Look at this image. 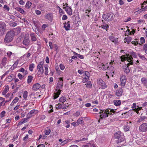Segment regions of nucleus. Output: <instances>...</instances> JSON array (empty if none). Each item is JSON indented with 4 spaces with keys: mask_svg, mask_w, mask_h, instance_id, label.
Segmentation results:
<instances>
[{
    "mask_svg": "<svg viewBox=\"0 0 147 147\" xmlns=\"http://www.w3.org/2000/svg\"><path fill=\"white\" fill-rule=\"evenodd\" d=\"M8 86H6L5 89L3 90V92H2V94L4 95H5L7 92L8 91Z\"/></svg>",
    "mask_w": 147,
    "mask_h": 147,
    "instance_id": "c756f323",
    "label": "nucleus"
},
{
    "mask_svg": "<svg viewBox=\"0 0 147 147\" xmlns=\"http://www.w3.org/2000/svg\"><path fill=\"white\" fill-rule=\"evenodd\" d=\"M140 45H141L142 44H143L145 42V40L143 37H141L140 38Z\"/></svg>",
    "mask_w": 147,
    "mask_h": 147,
    "instance_id": "603ef678",
    "label": "nucleus"
},
{
    "mask_svg": "<svg viewBox=\"0 0 147 147\" xmlns=\"http://www.w3.org/2000/svg\"><path fill=\"white\" fill-rule=\"evenodd\" d=\"M141 81L143 86L147 88V78L143 77L141 79Z\"/></svg>",
    "mask_w": 147,
    "mask_h": 147,
    "instance_id": "a211bd4d",
    "label": "nucleus"
},
{
    "mask_svg": "<svg viewBox=\"0 0 147 147\" xmlns=\"http://www.w3.org/2000/svg\"><path fill=\"white\" fill-rule=\"evenodd\" d=\"M131 56H133L134 58H136L137 55L136 53L132 51L130 53Z\"/></svg>",
    "mask_w": 147,
    "mask_h": 147,
    "instance_id": "5fc2aeb1",
    "label": "nucleus"
},
{
    "mask_svg": "<svg viewBox=\"0 0 147 147\" xmlns=\"http://www.w3.org/2000/svg\"><path fill=\"white\" fill-rule=\"evenodd\" d=\"M33 78V77L31 76H29L28 77L27 82L28 84H30L32 82Z\"/></svg>",
    "mask_w": 147,
    "mask_h": 147,
    "instance_id": "72a5a7b5",
    "label": "nucleus"
},
{
    "mask_svg": "<svg viewBox=\"0 0 147 147\" xmlns=\"http://www.w3.org/2000/svg\"><path fill=\"white\" fill-rule=\"evenodd\" d=\"M88 71H85L83 70L82 69L78 70V72L80 74H83V76H84V74H85V72H87Z\"/></svg>",
    "mask_w": 147,
    "mask_h": 147,
    "instance_id": "e433bc0d",
    "label": "nucleus"
},
{
    "mask_svg": "<svg viewBox=\"0 0 147 147\" xmlns=\"http://www.w3.org/2000/svg\"><path fill=\"white\" fill-rule=\"evenodd\" d=\"M15 35L14 31L10 30L6 34L4 39V42L6 43L11 42L13 38Z\"/></svg>",
    "mask_w": 147,
    "mask_h": 147,
    "instance_id": "f03ea898",
    "label": "nucleus"
},
{
    "mask_svg": "<svg viewBox=\"0 0 147 147\" xmlns=\"http://www.w3.org/2000/svg\"><path fill=\"white\" fill-rule=\"evenodd\" d=\"M86 75L87 76V78H84L82 79V82L83 83H84L86 82H87L88 80H90V78L89 77V74H88L87 73L86 74Z\"/></svg>",
    "mask_w": 147,
    "mask_h": 147,
    "instance_id": "bb28decb",
    "label": "nucleus"
},
{
    "mask_svg": "<svg viewBox=\"0 0 147 147\" xmlns=\"http://www.w3.org/2000/svg\"><path fill=\"white\" fill-rule=\"evenodd\" d=\"M63 27L65 28V30L67 31L70 29V22L68 21L66 22H65L64 24Z\"/></svg>",
    "mask_w": 147,
    "mask_h": 147,
    "instance_id": "dca6fc26",
    "label": "nucleus"
},
{
    "mask_svg": "<svg viewBox=\"0 0 147 147\" xmlns=\"http://www.w3.org/2000/svg\"><path fill=\"white\" fill-rule=\"evenodd\" d=\"M101 111L99 112V113L101 114H101H100V116L101 119H102L103 118H105L107 117L108 115L107 114V112L108 111L107 109H106L105 110V111L103 113V111L100 110Z\"/></svg>",
    "mask_w": 147,
    "mask_h": 147,
    "instance_id": "9b49d317",
    "label": "nucleus"
},
{
    "mask_svg": "<svg viewBox=\"0 0 147 147\" xmlns=\"http://www.w3.org/2000/svg\"><path fill=\"white\" fill-rule=\"evenodd\" d=\"M83 117H82L80 118H79V119H78L77 120V122L78 123V124H82L84 123V121H83Z\"/></svg>",
    "mask_w": 147,
    "mask_h": 147,
    "instance_id": "f704fd0d",
    "label": "nucleus"
},
{
    "mask_svg": "<svg viewBox=\"0 0 147 147\" xmlns=\"http://www.w3.org/2000/svg\"><path fill=\"white\" fill-rule=\"evenodd\" d=\"M127 57H125V55H123L120 57L121 61L122 62L125 61L126 59L129 63H130L132 61L133 58L131 56H129V54H126Z\"/></svg>",
    "mask_w": 147,
    "mask_h": 147,
    "instance_id": "39448f33",
    "label": "nucleus"
},
{
    "mask_svg": "<svg viewBox=\"0 0 147 147\" xmlns=\"http://www.w3.org/2000/svg\"><path fill=\"white\" fill-rule=\"evenodd\" d=\"M6 25L4 22H0V36L3 35L5 31Z\"/></svg>",
    "mask_w": 147,
    "mask_h": 147,
    "instance_id": "423d86ee",
    "label": "nucleus"
},
{
    "mask_svg": "<svg viewBox=\"0 0 147 147\" xmlns=\"http://www.w3.org/2000/svg\"><path fill=\"white\" fill-rule=\"evenodd\" d=\"M28 92L27 91H25L23 94V97L24 98L26 99L27 96Z\"/></svg>",
    "mask_w": 147,
    "mask_h": 147,
    "instance_id": "8fccbe9b",
    "label": "nucleus"
},
{
    "mask_svg": "<svg viewBox=\"0 0 147 147\" xmlns=\"http://www.w3.org/2000/svg\"><path fill=\"white\" fill-rule=\"evenodd\" d=\"M115 16V15L113 13L110 12L106 14H103L102 18L106 21L109 22L113 20Z\"/></svg>",
    "mask_w": 147,
    "mask_h": 147,
    "instance_id": "7ed1b4c3",
    "label": "nucleus"
},
{
    "mask_svg": "<svg viewBox=\"0 0 147 147\" xmlns=\"http://www.w3.org/2000/svg\"><path fill=\"white\" fill-rule=\"evenodd\" d=\"M66 100V98L65 97L63 96L61 97L59 99V101L60 102H62L63 103H64V102H65Z\"/></svg>",
    "mask_w": 147,
    "mask_h": 147,
    "instance_id": "7c9ffc66",
    "label": "nucleus"
},
{
    "mask_svg": "<svg viewBox=\"0 0 147 147\" xmlns=\"http://www.w3.org/2000/svg\"><path fill=\"white\" fill-rule=\"evenodd\" d=\"M6 112L5 111H3L0 113V116L3 118L5 115Z\"/></svg>",
    "mask_w": 147,
    "mask_h": 147,
    "instance_id": "052dcab7",
    "label": "nucleus"
},
{
    "mask_svg": "<svg viewBox=\"0 0 147 147\" xmlns=\"http://www.w3.org/2000/svg\"><path fill=\"white\" fill-rule=\"evenodd\" d=\"M7 59L6 57H4L2 60V64L3 66H5L6 63V61Z\"/></svg>",
    "mask_w": 147,
    "mask_h": 147,
    "instance_id": "4c0bfd02",
    "label": "nucleus"
},
{
    "mask_svg": "<svg viewBox=\"0 0 147 147\" xmlns=\"http://www.w3.org/2000/svg\"><path fill=\"white\" fill-rule=\"evenodd\" d=\"M18 76L20 80H22L24 77V76H22L20 73L18 74Z\"/></svg>",
    "mask_w": 147,
    "mask_h": 147,
    "instance_id": "69168bd1",
    "label": "nucleus"
},
{
    "mask_svg": "<svg viewBox=\"0 0 147 147\" xmlns=\"http://www.w3.org/2000/svg\"><path fill=\"white\" fill-rule=\"evenodd\" d=\"M63 8L69 15L71 16L72 14V10L69 6H67L63 7Z\"/></svg>",
    "mask_w": 147,
    "mask_h": 147,
    "instance_id": "f8f14e48",
    "label": "nucleus"
},
{
    "mask_svg": "<svg viewBox=\"0 0 147 147\" xmlns=\"http://www.w3.org/2000/svg\"><path fill=\"white\" fill-rule=\"evenodd\" d=\"M48 65H47L46 66H45V74L46 75H48Z\"/></svg>",
    "mask_w": 147,
    "mask_h": 147,
    "instance_id": "09e8293b",
    "label": "nucleus"
},
{
    "mask_svg": "<svg viewBox=\"0 0 147 147\" xmlns=\"http://www.w3.org/2000/svg\"><path fill=\"white\" fill-rule=\"evenodd\" d=\"M44 61H41L37 65V69H43Z\"/></svg>",
    "mask_w": 147,
    "mask_h": 147,
    "instance_id": "412c9836",
    "label": "nucleus"
},
{
    "mask_svg": "<svg viewBox=\"0 0 147 147\" xmlns=\"http://www.w3.org/2000/svg\"><path fill=\"white\" fill-rule=\"evenodd\" d=\"M56 108L57 109H65L66 108V105L64 103L62 104L59 103L56 105Z\"/></svg>",
    "mask_w": 147,
    "mask_h": 147,
    "instance_id": "4468645a",
    "label": "nucleus"
},
{
    "mask_svg": "<svg viewBox=\"0 0 147 147\" xmlns=\"http://www.w3.org/2000/svg\"><path fill=\"white\" fill-rule=\"evenodd\" d=\"M86 87L89 88H91L92 87V84L90 81H89L85 84Z\"/></svg>",
    "mask_w": 147,
    "mask_h": 147,
    "instance_id": "473e14b6",
    "label": "nucleus"
},
{
    "mask_svg": "<svg viewBox=\"0 0 147 147\" xmlns=\"http://www.w3.org/2000/svg\"><path fill=\"white\" fill-rule=\"evenodd\" d=\"M108 70H109V71H110L111 72H112V73L114 74V68L112 66H111L109 67V69H108Z\"/></svg>",
    "mask_w": 147,
    "mask_h": 147,
    "instance_id": "a18cd8bd",
    "label": "nucleus"
},
{
    "mask_svg": "<svg viewBox=\"0 0 147 147\" xmlns=\"http://www.w3.org/2000/svg\"><path fill=\"white\" fill-rule=\"evenodd\" d=\"M138 55L141 59H142L146 58L144 56L142 55L140 53L138 54Z\"/></svg>",
    "mask_w": 147,
    "mask_h": 147,
    "instance_id": "338daca9",
    "label": "nucleus"
},
{
    "mask_svg": "<svg viewBox=\"0 0 147 147\" xmlns=\"http://www.w3.org/2000/svg\"><path fill=\"white\" fill-rule=\"evenodd\" d=\"M32 3L30 1H27L26 5L25 7L28 9L30 8Z\"/></svg>",
    "mask_w": 147,
    "mask_h": 147,
    "instance_id": "ea45409f",
    "label": "nucleus"
},
{
    "mask_svg": "<svg viewBox=\"0 0 147 147\" xmlns=\"http://www.w3.org/2000/svg\"><path fill=\"white\" fill-rule=\"evenodd\" d=\"M15 9L22 14L25 13V12L22 8L19 7H16L15 8Z\"/></svg>",
    "mask_w": 147,
    "mask_h": 147,
    "instance_id": "cd10ccee",
    "label": "nucleus"
},
{
    "mask_svg": "<svg viewBox=\"0 0 147 147\" xmlns=\"http://www.w3.org/2000/svg\"><path fill=\"white\" fill-rule=\"evenodd\" d=\"M61 91V90H59V91H56V92H55L54 93V95L53 96L54 99H56L59 96V95L61 94L60 93Z\"/></svg>",
    "mask_w": 147,
    "mask_h": 147,
    "instance_id": "4be33fe9",
    "label": "nucleus"
},
{
    "mask_svg": "<svg viewBox=\"0 0 147 147\" xmlns=\"http://www.w3.org/2000/svg\"><path fill=\"white\" fill-rule=\"evenodd\" d=\"M37 111L35 109H33L30 112V114H31L32 116L34 115L35 113H37Z\"/></svg>",
    "mask_w": 147,
    "mask_h": 147,
    "instance_id": "49530a36",
    "label": "nucleus"
},
{
    "mask_svg": "<svg viewBox=\"0 0 147 147\" xmlns=\"http://www.w3.org/2000/svg\"><path fill=\"white\" fill-rule=\"evenodd\" d=\"M51 130L49 129L48 130L45 129V134L46 135H49L51 132Z\"/></svg>",
    "mask_w": 147,
    "mask_h": 147,
    "instance_id": "3c124183",
    "label": "nucleus"
},
{
    "mask_svg": "<svg viewBox=\"0 0 147 147\" xmlns=\"http://www.w3.org/2000/svg\"><path fill=\"white\" fill-rule=\"evenodd\" d=\"M30 41L29 35H25L24 40L22 41L23 44L26 47H28L30 45Z\"/></svg>",
    "mask_w": 147,
    "mask_h": 147,
    "instance_id": "20e7f679",
    "label": "nucleus"
},
{
    "mask_svg": "<svg viewBox=\"0 0 147 147\" xmlns=\"http://www.w3.org/2000/svg\"><path fill=\"white\" fill-rule=\"evenodd\" d=\"M113 103L115 106H119L121 104V101L120 100H114L113 101Z\"/></svg>",
    "mask_w": 147,
    "mask_h": 147,
    "instance_id": "a878e982",
    "label": "nucleus"
},
{
    "mask_svg": "<svg viewBox=\"0 0 147 147\" xmlns=\"http://www.w3.org/2000/svg\"><path fill=\"white\" fill-rule=\"evenodd\" d=\"M139 130L141 132H145L147 131V123H143L139 127Z\"/></svg>",
    "mask_w": 147,
    "mask_h": 147,
    "instance_id": "1a4fd4ad",
    "label": "nucleus"
},
{
    "mask_svg": "<svg viewBox=\"0 0 147 147\" xmlns=\"http://www.w3.org/2000/svg\"><path fill=\"white\" fill-rule=\"evenodd\" d=\"M49 45L50 47V49H53V46L52 43L51 42H49Z\"/></svg>",
    "mask_w": 147,
    "mask_h": 147,
    "instance_id": "e2e57ef3",
    "label": "nucleus"
},
{
    "mask_svg": "<svg viewBox=\"0 0 147 147\" xmlns=\"http://www.w3.org/2000/svg\"><path fill=\"white\" fill-rule=\"evenodd\" d=\"M115 142L119 144V146H121L124 145L125 143V140L124 136L120 131L116 132L114 134Z\"/></svg>",
    "mask_w": 147,
    "mask_h": 147,
    "instance_id": "f257e3e1",
    "label": "nucleus"
},
{
    "mask_svg": "<svg viewBox=\"0 0 147 147\" xmlns=\"http://www.w3.org/2000/svg\"><path fill=\"white\" fill-rule=\"evenodd\" d=\"M109 38L113 43L115 44H117L118 42V39L116 38L113 36H110L109 37Z\"/></svg>",
    "mask_w": 147,
    "mask_h": 147,
    "instance_id": "6ab92c4d",
    "label": "nucleus"
},
{
    "mask_svg": "<svg viewBox=\"0 0 147 147\" xmlns=\"http://www.w3.org/2000/svg\"><path fill=\"white\" fill-rule=\"evenodd\" d=\"M97 82V84L100 86L101 88L104 89L107 88V86L102 79H98Z\"/></svg>",
    "mask_w": 147,
    "mask_h": 147,
    "instance_id": "6e6552de",
    "label": "nucleus"
},
{
    "mask_svg": "<svg viewBox=\"0 0 147 147\" xmlns=\"http://www.w3.org/2000/svg\"><path fill=\"white\" fill-rule=\"evenodd\" d=\"M121 86L124 87L126 82V78L125 76H122L120 78Z\"/></svg>",
    "mask_w": 147,
    "mask_h": 147,
    "instance_id": "9d476101",
    "label": "nucleus"
},
{
    "mask_svg": "<svg viewBox=\"0 0 147 147\" xmlns=\"http://www.w3.org/2000/svg\"><path fill=\"white\" fill-rule=\"evenodd\" d=\"M3 8L5 11H9L10 9L9 7L7 5H4Z\"/></svg>",
    "mask_w": 147,
    "mask_h": 147,
    "instance_id": "c03bdc74",
    "label": "nucleus"
},
{
    "mask_svg": "<svg viewBox=\"0 0 147 147\" xmlns=\"http://www.w3.org/2000/svg\"><path fill=\"white\" fill-rule=\"evenodd\" d=\"M35 67V65L34 63H32L30 64L29 66V70L31 71L33 70V69Z\"/></svg>",
    "mask_w": 147,
    "mask_h": 147,
    "instance_id": "c9c22d12",
    "label": "nucleus"
},
{
    "mask_svg": "<svg viewBox=\"0 0 147 147\" xmlns=\"http://www.w3.org/2000/svg\"><path fill=\"white\" fill-rule=\"evenodd\" d=\"M68 142V141L67 140H65L62 142L61 143V145L62 146H63L64 144H66Z\"/></svg>",
    "mask_w": 147,
    "mask_h": 147,
    "instance_id": "680f3d73",
    "label": "nucleus"
},
{
    "mask_svg": "<svg viewBox=\"0 0 147 147\" xmlns=\"http://www.w3.org/2000/svg\"><path fill=\"white\" fill-rule=\"evenodd\" d=\"M18 60L16 61L13 64V66L11 67L10 68V69H12V68H13V69L16 67H17L18 64Z\"/></svg>",
    "mask_w": 147,
    "mask_h": 147,
    "instance_id": "a19ab883",
    "label": "nucleus"
},
{
    "mask_svg": "<svg viewBox=\"0 0 147 147\" xmlns=\"http://www.w3.org/2000/svg\"><path fill=\"white\" fill-rule=\"evenodd\" d=\"M59 67L61 70H63L65 68L64 65L62 64L60 65Z\"/></svg>",
    "mask_w": 147,
    "mask_h": 147,
    "instance_id": "0e129e2a",
    "label": "nucleus"
},
{
    "mask_svg": "<svg viewBox=\"0 0 147 147\" xmlns=\"http://www.w3.org/2000/svg\"><path fill=\"white\" fill-rule=\"evenodd\" d=\"M31 39L32 41H35L37 39L34 33H31L30 34Z\"/></svg>",
    "mask_w": 147,
    "mask_h": 147,
    "instance_id": "b1692460",
    "label": "nucleus"
},
{
    "mask_svg": "<svg viewBox=\"0 0 147 147\" xmlns=\"http://www.w3.org/2000/svg\"><path fill=\"white\" fill-rule=\"evenodd\" d=\"M101 27L102 28L106 30V31H107V29L109 28L108 24L105 22H103L102 25L101 26Z\"/></svg>",
    "mask_w": 147,
    "mask_h": 147,
    "instance_id": "5701e85b",
    "label": "nucleus"
},
{
    "mask_svg": "<svg viewBox=\"0 0 147 147\" xmlns=\"http://www.w3.org/2000/svg\"><path fill=\"white\" fill-rule=\"evenodd\" d=\"M45 18L51 22L53 20V15L52 13H49L45 16Z\"/></svg>",
    "mask_w": 147,
    "mask_h": 147,
    "instance_id": "aec40b11",
    "label": "nucleus"
},
{
    "mask_svg": "<svg viewBox=\"0 0 147 147\" xmlns=\"http://www.w3.org/2000/svg\"><path fill=\"white\" fill-rule=\"evenodd\" d=\"M9 25L11 26L15 27L16 26L17 24L16 22H13L11 23H10Z\"/></svg>",
    "mask_w": 147,
    "mask_h": 147,
    "instance_id": "6e6d98bb",
    "label": "nucleus"
},
{
    "mask_svg": "<svg viewBox=\"0 0 147 147\" xmlns=\"http://www.w3.org/2000/svg\"><path fill=\"white\" fill-rule=\"evenodd\" d=\"M63 85V81H59L58 82L57 84V86L55 90L56 91H59V90H61L60 89H61L62 88Z\"/></svg>",
    "mask_w": 147,
    "mask_h": 147,
    "instance_id": "ddd939ff",
    "label": "nucleus"
},
{
    "mask_svg": "<svg viewBox=\"0 0 147 147\" xmlns=\"http://www.w3.org/2000/svg\"><path fill=\"white\" fill-rule=\"evenodd\" d=\"M132 39V38L129 36L125 38V40H126V41L129 44L130 42H131Z\"/></svg>",
    "mask_w": 147,
    "mask_h": 147,
    "instance_id": "58836bf2",
    "label": "nucleus"
},
{
    "mask_svg": "<svg viewBox=\"0 0 147 147\" xmlns=\"http://www.w3.org/2000/svg\"><path fill=\"white\" fill-rule=\"evenodd\" d=\"M131 42L133 45H134L135 46H137L138 44L140 45V43H139L137 41H133Z\"/></svg>",
    "mask_w": 147,
    "mask_h": 147,
    "instance_id": "864d4df0",
    "label": "nucleus"
},
{
    "mask_svg": "<svg viewBox=\"0 0 147 147\" xmlns=\"http://www.w3.org/2000/svg\"><path fill=\"white\" fill-rule=\"evenodd\" d=\"M38 69V70L36 74V75H37V76L38 77L41 76L44 72L43 69Z\"/></svg>",
    "mask_w": 147,
    "mask_h": 147,
    "instance_id": "393cba45",
    "label": "nucleus"
},
{
    "mask_svg": "<svg viewBox=\"0 0 147 147\" xmlns=\"http://www.w3.org/2000/svg\"><path fill=\"white\" fill-rule=\"evenodd\" d=\"M27 121V119L24 118L21 120L19 123L18 125H22V124L25 123Z\"/></svg>",
    "mask_w": 147,
    "mask_h": 147,
    "instance_id": "c85d7f7f",
    "label": "nucleus"
},
{
    "mask_svg": "<svg viewBox=\"0 0 147 147\" xmlns=\"http://www.w3.org/2000/svg\"><path fill=\"white\" fill-rule=\"evenodd\" d=\"M76 55L77 57H78L82 59H83L84 58V57L82 55H81L78 53H76Z\"/></svg>",
    "mask_w": 147,
    "mask_h": 147,
    "instance_id": "4d7b16f0",
    "label": "nucleus"
},
{
    "mask_svg": "<svg viewBox=\"0 0 147 147\" xmlns=\"http://www.w3.org/2000/svg\"><path fill=\"white\" fill-rule=\"evenodd\" d=\"M19 100V98L17 97H16L14 99V100H13L12 102L11 103L10 105L11 106H13V105L14 104L16 103Z\"/></svg>",
    "mask_w": 147,
    "mask_h": 147,
    "instance_id": "2f4dec72",
    "label": "nucleus"
},
{
    "mask_svg": "<svg viewBox=\"0 0 147 147\" xmlns=\"http://www.w3.org/2000/svg\"><path fill=\"white\" fill-rule=\"evenodd\" d=\"M48 25L46 24H43L42 26V28L43 30H44L46 27H48Z\"/></svg>",
    "mask_w": 147,
    "mask_h": 147,
    "instance_id": "13d9d810",
    "label": "nucleus"
},
{
    "mask_svg": "<svg viewBox=\"0 0 147 147\" xmlns=\"http://www.w3.org/2000/svg\"><path fill=\"white\" fill-rule=\"evenodd\" d=\"M146 50H147V44H145L143 47V50L144 51H145Z\"/></svg>",
    "mask_w": 147,
    "mask_h": 147,
    "instance_id": "774afa93",
    "label": "nucleus"
},
{
    "mask_svg": "<svg viewBox=\"0 0 147 147\" xmlns=\"http://www.w3.org/2000/svg\"><path fill=\"white\" fill-rule=\"evenodd\" d=\"M108 64H107L105 65L104 64L102 65V68H103L104 70H107L109 69V66H108Z\"/></svg>",
    "mask_w": 147,
    "mask_h": 147,
    "instance_id": "de8ad7c7",
    "label": "nucleus"
},
{
    "mask_svg": "<svg viewBox=\"0 0 147 147\" xmlns=\"http://www.w3.org/2000/svg\"><path fill=\"white\" fill-rule=\"evenodd\" d=\"M91 11L90 10L86 9L85 11V13L86 14V16H87L88 17H89V15H91L92 13H90Z\"/></svg>",
    "mask_w": 147,
    "mask_h": 147,
    "instance_id": "37998d69",
    "label": "nucleus"
},
{
    "mask_svg": "<svg viewBox=\"0 0 147 147\" xmlns=\"http://www.w3.org/2000/svg\"><path fill=\"white\" fill-rule=\"evenodd\" d=\"M41 85L39 83H36L34 84L32 87L33 90L36 91L38 90L41 87Z\"/></svg>",
    "mask_w": 147,
    "mask_h": 147,
    "instance_id": "2eb2a0df",
    "label": "nucleus"
},
{
    "mask_svg": "<svg viewBox=\"0 0 147 147\" xmlns=\"http://www.w3.org/2000/svg\"><path fill=\"white\" fill-rule=\"evenodd\" d=\"M147 118V117L146 116H140L139 119V120L140 121H142L143 120L146 119Z\"/></svg>",
    "mask_w": 147,
    "mask_h": 147,
    "instance_id": "bf43d9fd",
    "label": "nucleus"
},
{
    "mask_svg": "<svg viewBox=\"0 0 147 147\" xmlns=\"http://www.w3.org/2000/svg\"><path fill=\"white\" fill-rule=\"evenodd\" d=\"M133 62L128 63L127 64H125L122 66L123 69L124 71L126 74L129 73L130 71V69L129 66L130 65H133Z\"/></svg>",
    "mask_w": 147,
    "mask_h": 147,
    "instance_id": "0eeeda50",
    "label": "nucleus"
},
{
    "mask_svg": "<svg viewBox=\"0 0 147 147\" xmlns=\"http://www.w3.org/2000/svg\"><path fill=\"white\" fill-rule=\"evenodd\" d=\"M123 93V89L121 88H119L116 91L115 95L117 96H120Z\"/></svg>",
    "mask_w": 147,
    "mask_h": 147,
    "instance_id": "f3484780",
    "label": "nucleus"
},
{
    "mask_svg": "<svg viewBox=\"0 0 147 147\" xmlns=\"http://www.w3.org/2000/svg\"><path fill=\"white\" fill-rule=\"evenodd\" d=\"M123 129L125 132L128 131H129V127L128 125H125L124 126Z\"/></svg>",
    "mask_w": 147,
    "mask_h": 147,
    "instance_id": "79ce46f5",
    "label": "nucleus"
}]
</instances>
